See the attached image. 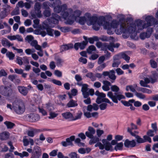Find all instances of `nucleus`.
Here are the masks:
<instances>
[{
    "label": "nucleus",
    "mask_w": 158,
    "mask_h": 158,
    "mask_svg": "<svg viewBox=\"0 0 158 158\" xmlns=\"http://www.w3.org/2000/svg\"><path fill=\"white\" fill-rule=\"evenodd\" d=\"M83 38L85 40V41H83L82 42L80 43V48L81 49H83L85 48V46L88 43L87 37L84 36Z\"/></svg>",
    "instance_id": "obj_29"
},
{
    "label": "nucleus",
    "mask_w": 158,
    "mask_h": 158,
    "mask_svg": "<svg viewBox=\"0 0 158 158\" xmlns=\"http://www.w3.org/2000/svg\"><path fill=\"white\" fill-rule=\"evenodd\" d=\"M107 106V104L106 103H103L100 105L99 107L101 110H104L106 109Z\"/></svg>",
    "instance_id": "obj_54"
},
{
    "label": "nucleus",
    "mask_w": 158,
    "mask_h": 158,
    "mask_svg": "<svg viewBox=\"0 0 158 158\" xmlns=\"http://www.w3.org/2000/svg\"><path fill=\"white\" fill-rule=\"evenodd\" d=\"M77 90L76 89H73L71 90V95L69 93L68 95H69V97L70 98H72V95L75 96L77 95Z\"/></svg>",
    "instance_id": "obj_49"
},
{
    "label": "nucleus",
    "mask_w": 158,
    "mask_h": 158,
    "mask_svg": "<svg viewBox=\"0 0 158 158\" xmlns=\"http://www.w3.org/2000/svg\"><path fill=\"white\" fill-rule=\"evenodd\" d=\"M75 78L77 83H80L79 82L82 81V78L81 77L79 74H76L75 75Z\"/></svg>",
    "instance_id": "obj_57"
},
{
    "label": "nucleus",
    "mask_w": 158,
    "mask_h": 158,
    "mask_svg": "<svg viewBox=\"0 0 158 158\" xmlns=\"http://www.w3.org/2000/svg\"><path fill=\"white\" fill-rule=\"evenodd\" d=\"M3 24L4 26L6 27L7 29L3 30L1 31L0 33L2 35H4L10 32L11 31V27L6 22H4Z\"/></svg>",
    "instance_id": "obj_23"
},
{
    "label": "nucleus",
    "mask_w": 158,
    "mask_h": 158,
    "mask_svg": "<svg viewBox=\"0 0 158 158\" xmlns=\"http://www.w3.org/2000/svg\"><path fill=\"white\" fill-rule=\"evenodd\" d=\"M8 15L6 9L4 8L0 13V18L3 19L6 17Z\"/></svg>",
    "instance_id": "obj_37"
},
{
    "label": "nucleus",
    "mask_w": 158,
    "mask_h": 158,
    "mask_svg": "<svg viewBox=\"0 0 158 158\" xmlns=\"http://www.w3.org/2000/svg\"><path fill=\"white\" fill-rule=\"evenodd\" d=\"M107 96L111 99L114 102L117 103L118 100L120 101L122 99L125 98V97L122 94L115 93L114 95L111 91H109L107 94Z\"/></svg>",
    "instance_id": "obj_6"
},
{
    "label": "nucleus",
    "mask_w": 158,
    "mask_h": 158,
    "mask_svg": "<svg viewBox=\"0 0 158 158\" xmlns=\"http://www.w3.org/2000/svg\"><path fill=\"white\" fill-rule=\"evenodd\" d=\"M104 85L102 86V89L104 91H108L110 89L109 86H111V83L107 81H103Z\"/></svg>",
    "instance_id": "obj_24"
},
{
    "label": "nucleus",
    "mask_w": 158,
    "mask_h": 158,
    "mask_svg": "<svg viewBox=\"0 0 158 158\" xmlns=\"http://www.w3.org/2000/svg\"><path fill=\"white\" fill-rule=\"evenodd\" d=\"M89 18V20L88 21L87 25L89 26L92 25L93 29L96 31H98L100 29V26L97 23V18L95 16Z\"/></svg>",
    "instance_id": "obj_9"
},
{
    "label": "nucleus",
    "mask_w": 158,
    "mask_h": 158,
    "mask_svg": "<svg viewBox=\"0 0 158 158\" xmlns=\"http://www.w3.org/2000/svg\"><path fill=\"white\" fill-rule=\"evenodd\" d=\"M1 43L4 47H10L13 45V44H11L8 40L4 38L1 40Z\"/></svg>",
    "instance_id": "obj_25"
},
{
    "label": "nucleus",
    "mask_w": 158,
    "mask_h": 158,
    "mask_svg": "<svg viewBox=\"0 0 158 158\" xmlns=\"http://www.w3.org/2000/svg\"><path fill=\"white\" fill-rule=\"evenodd\" d=\"M78 104L76 101L71 99L67 104L66 106L68 107H73L77 106Z\"/></svg>",
    "instance_id": "obj_31"
},
{
    "label": "nucleus",
    "mask_w": 158,
    "mask_h": 158,
    "mask_svg": "<svg viewBox=\"0 0 158 158\" xmlns=\"http://www.w3.org/2000/svg\"><path fill=\"white\" fill-rule=\"evenodd\" d=\"M135 138L136 139V141L138 143H142L145 142V140L138 135L136 136Z\"/></svg>",
    "instance_id": "obj_52"
},
{
    "label": "nucleus",
    "mask_w": 158,
    "mask_h": 158,
    "mask_svg": "<svg viewBox=\"0 0 158 158\" xmlns=\"http://www.w3.org/2000/svg\"><path fill=\"white\" fill-rule=\"evenodd\" d=\"M150 63L151 67L153 68H155L157 67V64L156 61L152 59L150 60Z\"/></svg>",
    "instance_id": "obj_53"
},
{
    "label": "nucleus",
    "mask_w": 158,
    "mask_h": 158,
    "mask_svg": "<svg viewBox=\"0 0 158 158\" xmlns=\"http://www.w3.org/2000/svg\"><path fill=\"white\" fill-rule=\"evenodd\" d=\"M152 28H149L147 29V32L146 33L143 32L141 33L140 35V37L142 40H144L146 38L149 37L152 31Z\"/></svg>",
    "instance_id": "obj_17"
},
{
    "label": "nucleus",
    "mask_w": 158,
    "mask_h": 158,
    "mask_svg": "<svg viewBox=\"0 0 158 158\" xmlns=\"http://www.w3.org/2000/svg\"><path fill=\"white\" fill-rule=\"evenodd\" d=\"M152 128L155 131V134L157 133V124L156 123H153L151 124Z\"/></svg>",
    "instance_id": "obj_61"
},
{
    "label": "nucleus",
    "mask_w": 158,
    "mask_h": 158,
    "mask_svg": "<svg viewBox=\"0 0 158 158\" xmlns=\"http://www.w3.org/2000/svg\"><path fill=\"white\" fill-rule=\"evenodd\" d=\"M110 89L112 91L115 92H117L119 90V88L117 86L114 85H111Z\"/></svg>",
    "instance_id": "obj_45"
},
{
    "label": "nucleus",
    "mask_w": 158,
    "mask_h": 158,
    "mask_svg": "<svg viewBox=\"0 0 158 158\" xmlns=\"http://www.w3.org/2000/svg\"><path fill=\"white\" fill-rule=\"evenodd\" d=\"M31 15L32 19L35 18L37 17L41 18L42 16L41 11H36L35 10L34 11L31 12Z\"/></svg>",
    "instance_id": "obj_26"
},
{
    "label": "nucleus",
    "mask_w": 158,
    "mask_h": 158,
    "mask_svg": "<svg viewBox=\"0 0 158 158\" xmlns=\"http://www.w3.org/2000/svg\"><path fill=\"white\" fill-rule=\"evenodd\" d=\"M60 31L63 32H67L70 31V29L68 27H61L60 28Z\"/></svg>",
    "instance_id": "obj_50"
},
{
    "label": "nucleus",
    "mask_w": 158,
    "mask_h": 158,
    "mask_svg": "<svg viewBox=\"0 0 158 158\" xmlns=\"http://www.w3.org/2000/svg\"><path fill=\"white\" fill-rule=\"evenodd\" d=\"M83 111L84 116L88 118H90L91 117V114L89 112H85V110H84L83 108Z\"/></svg>",
    "instance_id": "obj_62"
},
{
    "label": "nucleus",
    "mask_w": 158,
    "mask_h": 158,
    "mask_svg": "<svg viewBox=\"0 0 158 158\" xmlns=\"http://www.w3.org/2000/svg\"><path fill=\"white\" fill-rule=\"evenodd\" d=\"M57 149L54 150L51 152L49 154V156H55L57 154L58 151Z\"/></svg>",
    "instance_id": "obj_60"
},
{
    "label": "nucleus",
    "mask_w": 158,
    "mask_h": 158,
    "mask_svg": "<svg viewBox=\"0 0 158 158\" xmlns=\"http://www.w3.org/2000/svg\"><path fill=\"white\" fill-rule=\"evenodd\" d=\"M86 76L87 77L90 78L92 81H94L96 80V79L95 77V74H93L91 72L88 73L86 75Z\"/></svg>",
    "instance_id": "obj_40"
},
{
    "label": "nucleus",
    "mask_w": 158,
    "mask_h": 158,
    "mask_svg": "<svg viewBox=\"0 0 158 158\" xmlns=\"http://www.w3.org/2000/svg\"><path fill=\"white\" fill-rule=\"evenodd\" d=\"M62 117L66 119L69 121H73V114L70 112L64 113L61 114Z\"/></svg>",
    "instance_id": "obj_22"
},
{
    "label": "nucleus",
    "mask_w": 158,
    "mask_h": 158,
    "mask_svg": "<svg viewBox=\"0 0 158 158\" xmlns=\"http://www.w3.org/2000/svg\"><path fill=\"white\" fill-rule=\"evenodd\" d=\"M17 89L19 92L23 95L25 96L28 94V89L24 86H18Z\"/></svg>",
    "instance_id": "obj_19"
},
{
    "label": "nucleus",
    "mask_w": 158,
    "mask_h": 158,
    "mask_svg": "<svg viewBox=\"0 0 158 158\" xmlns=\"http://www.w3.org/2000/svg\"><path fill=\"white\" fill-rule=\"evenodd\" d=\"M92 18L91 15L88 13H86L83 17H79L77 19V21H75L77 22H78L80 24L83 25L86 22L87 24V22L89 20V17Z\"/></svg>",
    "instance_id": "obj_15"
},
{
    "label": "nucleus",
    "mask_w": 158,
    "mask_h": 158,
    "mask_svg": "<svg viewBox=\"0 0 158 158\" xmlns=\"http://www.w3.org/2000/svg\"><path fill=\"white\" fill-rule=\"evenodd\" d=\"M60 17L56 14H52V16L48 18L47 20L44 21L43 23V28L46 29L48 35L50 36H53L54 30L50 27H53L52 24H57L58 23V19H60Z\"/></svg>",
    "instance_id": "obj_3"
},
{
    "label": "nucleus",
    "mask_w": 158,
    "mask_h": 158,
    "mask_svg": "<svg viewBox=\"0 0 158 158\" xmlns=\"http://www.w3.org/2000/svg\"><path fill=\"white\" fill-rule=\"evenodd\" d=\"M53 10L56 13L61 12L63 18L66 20L65 23L69 25H71L74 23V20H77V19L80 17L82 13L80 10H76L73 14L69 16V13L71 14L73 10L71 8L68 9L67 6L65 4L61 6L57 5L54 7Z\"/></svg>",
    "instance_id": "obj_2"
},
{
    "label": "nucleus",
    "mask_w": 158,
    "mask_h": 158,
    "mask_svg": "<svg viewBox=\"0 0 158 158\" xmlns=\"http://www.w3.org/2000/svg\"><path fill=\"white\" fill-rule=\"evenodd\" d=\"M25 118L28 121L34 122L38 121L40 119V117L38 114L30 113L26 115L25 116Z\"/></svg>",
    "instance_id": "obj_10"
},
{
    "label": "nucleus",
    "mask_w": 158,
    "mask_h": 158,
    "mask_svg": "<svg viewBox=\"0 0 158 158\" xmlns=\"http://www.w3.org/2000/svg\"><path fill=\"white\" fill-rule=\"evenodd\" d=\"M147 23L144 21L139 20L135 23L129 24L127 22L125 21L124 17L120 18L119 21L113 20L110 24L108 22L104 25V29L107 30L108 34H113L112 31H111V28H117L119 24H120V28L115 31L116 33L118 35L122 33L126 34L127 35L131 34H134V36L136 35L137 33L139 32V31L152 26L156 24L155 19L152 16H148L145 19Z\"/></svg>",
    "instance_id": "obj_1"
},
{
    "label": "nucleus",
    "mask_w": 158,
    "mask_h": 158,
    "mask_svg": "<svg viewBox=\"0 0 158 158\" xmlns=\"http://www.w3.org/2000/svg\"><path fill=\"white\" fill-rule=\"evenodd\" d=\"M123 144L122 142H120L117 143L115 146L114 149L116 151L118 150H121L122 149Z\"/></svg>",
    "instance_id": "obj_41"
},
{
    "label": "nucleus",
    "mask_w": 158,
    "mask_h": 158,
    "mask_svg": "<svg viewBox=\"0 0 158 158\" xmlns=\"http://www.w3.org/2000/svg\"><path fill=\"white\" fill-rule=\"evenodd\" d=\"M144 81L141 80L139 81V84L140 85L143 87H146L148 88H150V86L148 85L150 82L152 83L155 82L156 80L155 79L151 77H150L149 78L148 77H144Z\"/></svg>",
    "instance_id": "obj_8"
},
{
    "label": "nucleus",
    "mask_w": 158,
    "mask_h": 158,
    "mask_svg": "<svg viewBox=\"0 0 158 158\" xmlns=\"http://www.w3.org/2000/svg\"><path fill=\"white\" fill-rule=\"evenodd\" d=\"M10 134L7 131H4L0 133V139L2 140H6L8 139L10 137Z\"/></svg>",
    "instance_id": "obj_20"
},
{
    "label": "nucleus",
    "mask_w": 158,
    "mask_h": 158,
    "mask_svg": "<svg viewBox=\"0 0 158 158\" xmlns=\"http://www.w3.org/2000/svg\"><path fill=\"white\" fill-rule=\"evenodd\" d=\"M121 58H123L125 60L127 63L129 62L130 57L128 56L125 52H121L113 56L114 60L118 61Z\"/></svg>",
    "instance_id": "obj_13"
},
{
    "label": "nucleus",
    "mask_w": 158,
    "mask_h": 158,
    "mask_svg": "<svg viewBox=\"0 0 158 158\" xmlns=\"http://www.w3.org/2000/svg\"><path fill=\"white\" fill-rule=\"evenodd\" d=\"M73 44H69L61 46L60 48L62 51H64L72 49L73 48Z\"/></svg>",
    "instance_id": "obj_28"
},
{
    "label": "nucleus",
    "mask_w": 158,
    "mask_h": 158,
    "mask_svg": "<svg viewBox=\"0 0 158 158\" xmlns=\"http://www.w3.org/2000/svg\"><path fill=\"white\" fill-rule=\"evenodd\" d=\"M121 63L120 60H114L113 63L112 64V67H117Z\"/></svg>",
    "instance_id": "obj_59"
},
{
    "label": "nucleus",
    "mask_w": 158,
    "mask_h": 158,
    "mask_svg": "<svg viewBox=\"0 0 158 158\" xmlns=\"http://www.w3.org/2000/svg\"><path fill=\"white\" fill-rule=\"evenodd\" d=\"M102 142L103 144L100 142H97L95 145V147H98L101 150H103L104 148L107 151H112L114 149L112 146L111 145L110 142H108L106 139H103L102 140Z\"/></svg>",
    "instance_id": "obj_5"
},
{
    "label": "nucleus",
    "mask_w": 158,
    "mask_h": 158,
    "mask_svg": "<svg viewBox=\"0 0 158 158\" xmlns=\"http://www.w3.org/2000/svg\"><path fill=\"white\" fill-rule=\"evenodd\" d=\"M154 133H155V131L152 130H149L147 132V134L149 136L152 137L154 136L155 134Z\"/></svg>",
    "instance_id": "obj_55"
},
{
    "label": "nucleus",
    "mask_w": 158,
    "mask_h": 158,
    "mask_svg": "<svg viewBox=\"0 0 158 158\" xmlns=\"http://www.w3.org/2000/svg\"><path fill=\"white\" fill-rule=\"evenodd\" d=\"M38 109L39 112L41 113L43 115L46 116L47 115V112L44 109L39 107Z\"/></svg>",
    "instance_id": "obj_58"
},
{
    "label": "nucleus",
    "mask_w": 158,
    "mask_h": 158,
    "mask_svg": "<svg viewBox=\"0 0 158 158\" xmlns=\"http://www.w3.org/2000/svg\"><path fill=\"white\" fill-rule=\"evenodd\" d=\"M82 113L81 110H78L75 116H73V121L76 120L78 119H80L82 115Z\"/></svg>",
    "instance_id": "obj_33"
},
{
    "label": "nucleus",
    "mask_w": 158,
    "mask_h": 158,
    "mask_svg": "<svg viewBox=\"0 0 158 158\" xmlns=\"http://www.w3.org/2000/svg\"><path fill=\"white\" fill-rule=\"evenodd\" d=\"M0 93L8 98L12 95V90L9 86L2 85L0 86Z\"/></svg>",
    "instance_id": "obj_7"
},
{
    "label": "nucleus",
    "mask_w": 158,
    "mask_h": 158,
    "mask_svg": "<svg viewBox=\"0 0 158 158\" xmlns=\"http://www.w3.org/2000/svg\"><path fill=\"white\" fill-rule=\"evenodd\" d=\"M77 85L79 86H82L81 91L83 97L84 98H87L89 95L88 91L89 90L88 85L87 84H82L81 83H77Z\"/></svg>",
    "instance_id": "obj_14"
},
{
    "label": "nucleus",
    "mask_w": 158,
    "mask_h": 158,
    "mask_svg": "<svg viewBox=\"0 0 158 158\" xmlns=\"http://www.w3.org/2000/svg\"><path fill=\"white\" fill-rule=\"evenodd\" d=\"M115 72L114 70H112L110 71L109 77L112 81H114L116 79V76L115 75Z\"/></svg>",
    "instance_id": "obj_34"
},
{
    "label": "nucleus",
    "mask_w": 158,
    "mask_h": 158,
    "mask_svg": "<svg viewBox=\"0 0 158 158\" xmlns=\"http://www.w3.org/2000/svg\"><path fill=\"white\" fill-rule=\"evenodd\" d=\"M135 94L138 98L140 99H144L146 98L145 95L142 93L137 92V91L135 93Z\"/></svg>",
    "instance_id": "obj_42"
},
{
    "label": "nucleus",
    "mask_w": 158,
    "mask_h": 158,
    "mask_svg": "<svg viewBox=\"0 0 158 158\" xmlns=\"http://www.w3.org/2000/svg\"><path fill=\"white\" fill-rule=\"evenodd\" d=\"M124 146L126 147H135L136 145V143L135 140H132L130 141L128 139H126L124 143Z\"/></svg>",
    "instance_id": "obj_21"
},
{
    "label": "nucleus",
    "mask_w": 158,
    "mask_h": 158,
    "mask_svg": "<svg viewBox=\"0 0 158 158\" xmlns=\"http://www.w3.org/2000/svg\"><path fill=\"white\" fill-rule=\"evenodd\" d=\"M97 23L99 26L103 25L104 28V25L106 24V22H107L106 21L105 19L103 16L100 17L98 19H97Z\"/></svg>",
    "instance_id": "obj_30"
},
{
    "label": "nucleus",
    "mask_w": 158,
    "mask_h": 158,
    "mask_svg": "<svg viewBox=\"0 0 158 158\" xmlns=\"http://www.w3.org/2000/svg\"><path fill=\"white\" fill-rule=\"evenodd\" d=\"M22 60V57L17 56L16 59V62L19 65H21L23 63V62Z\"/></svg>",
    "instance_id": "obj_51"
},
{
    "label": "nucleus",
    "mask_w": 158,
    "mask_h": 158,
    "mask_svg": "<svg viewBox=\"0 0 158 158\" xmlns=\"http://www.w3.org/2000/svg\"><path fill=\"white\" fill-rule=\"evenodd\" d=\"M41 7V4L40 2H36L34 5V9L36 11H41L40 9Z\"/></svg>",
    "instance_id": "obj_46"
},
{
    "label": "nucleus",
    "mask_w": 158,
    "mask_h": 158,
    "mask_svg": "<svg viewBox=\"0 0 158 158\" xmlns=\"http://www.w3.org/2000/svg\"><path fill=\"white\" fill-rule=\"evenodd\" d=\"M95 47L93 45L89 46L87 49V52L89 54H91L93 51L96 50Z\"/></svg>",
    "instance_id": "obj_47"
},
{
    "label": "nucleus",
    "mask_w": 158,
    "mask_h": 158,
    "mask_svg": "<svg viewBox=\"0 0 158 158\" xmlns=\"http://www.w3.org/2000/svg\"><path fill=\"white\" fill-rule=\"evenodd\" d=\"M50 116L48 117L49 119H52L58 115V114H56L55 112H51L49 114Z\"/></svg>",
    "instance_id": "obj_56"
},
{
    "label": "nucleus",
    "mask_w": 158,
    "mask_h": 158,
    "mask_svg": "<svg viewBox=\"0 0 158 158\" xmlns=\"http://www.w3.org/2000/svg\"><path fill=\"white\" fill-rule=\"evenodd\" d=\"M71 158H77V154L75 152H71L69 154Z\"/></svg>",
    "instance_id": "obj_64"
},
{
    "label": "nucleus",
    "mask_w": 158,
    "mask_h": 158,
    "mask_svg": "<svg viewBox=\"0 0 158 158\" xmlns=\"http://www.w3.org/2000/svg\"><path fill=\"white\" fill-rule=\"evenodd\" d=\"M6 56L10 60H13L15 57V55L11 52H8L6 54Z\"/></svg>",
    "instance_id": "obj_38"
},
{
    "label": "nucleus",
    "mask_w": 158,
    "mask_h": 158,
    "mask_svg": "<svg viewBox=\"0 0 158 158\" xmlns=\"http://www.w3.org/2000/svg\"><path fill=\"white\" fill-rule=\"evenodd\" d=\"M15 38L16 40H17L18 41L23 42V40L22 37L19 35L18 34L16 35Z\"/></svg>",
    "instance_id": "obj_63"
},
{
    "label": "nucleus",
    "mask_w": 158,
    "mask_h": 158,
    "mask_svg": "<svg viewBox=\"0 0 158 158\" xmlns=\"http://www.w3.org/2000/svg\"><path fill=\"white\" fill-rule=\"evenodd\" d=\"M81 140L79 138H77L75 140V142L78 144L79 146L80 147L85 146V144L84 143L81 142Z\"/></svg>",
    "instance_id": "obj_48"
},
{
    "label": "nucleus",
    "mask_w": 158,
    "mask_h": 158,
    "mask_svg": "<svg viewBox=\"0 0 158 158\" xmlns=\"http://www.w3.org/2000/svg\"><path fill=\"white\" fill-rule=\"evenodd\" d=\"M138 87L136 84H134L133 85H128L126 86V90L127 91H128L129 90L135 93L136 92L135 90V88Z\"/></svg>",
    "instance_id": "obj_32"
},
{
    "label": "nucleus",
    "mask_w": 158,
    "mask_h": 158,
    "mask_svg": "<svg viewBox=\"0 0 158 158\" xmlns=\"http://www.w3.org/2000/svg\"><path fill=\"white\" fill-rule=\"evenodd\" d=\"M95 133V130L93 127H89L88 131L85 132V134L87 137L89 138H91L93 137Z\"/></svg>",
    "instance_id": "obj_18"
},
{
    "label": "nucleus",
    "mask_w": 158,
    "mask_h": 158,
    "mask_svg": "<svg viewBox=\"0 0 158 158\" xmlns=\"http://www.w3.org/2000/svg\"><path fill=\"white\" fill-rule=\"evenodd\" d=\"M40 131L41 130L39 129L31 128L27 131V133L29 136L33 137L35 134Z\"/></svg>",
    "instance_id": "obj_16"
},
{
    "label": "nucleus",
    "mask_w": 158,
    "mask_h": 158,
    "mask_svg": "<svg viewBox=\"0 0 158 158\" xmlns=\"http://www.w3.org/2000/svg\"><path fill=\"white\" fill-rule=\"evenodd\" d=\"M90 139H91L89 141V144L90 145H92L93 144L98 142L100 140L99 138L96 136L94 137L93 136V138Z\"/></svg>",
    "instance_id": "obj_36"
},
{
    "label": "nucleus",
    "mask_w": 158,
    "mask_h": 158,
    "mask_svg": "<svg viewBox=\"0 0 158 158\" xmlns=\"http://www.w3.org/2000/svg\"><path fill=\"white\" fill-rule=\"evenodd\" d=\"M25 110V106L23 102L17 101L13 103V110L17 114H23Z\"/></svg>",
    "instance_id": "obj_4"
},
{
    "label": "nucleus",
    "mask_w": 158,
    "mask_h": 158,
    "mask_svg": "<svg viewBox=\"0 0 158 158\" xmlns=\"http://www.w3.org/2000/svg\"><path fill=\"white\" fill-rule=\"evenodd\" d=\"M136 89L138 92H141L143 93H146L148 94H150L152 93V91L151 90L144 88L138 87L136 88Z\"/></svg>",
    "instance_id": "obj_27"
},
{
    "label": "nucleus",
    "mask_w": 158,
    "mask_h": 158,
    "mask_svg": "<svg viewBox=\"0 0 158 158\" xmlns=\"http://www.w3.org/2000/svg\"><path fill=\"white\" fill-rule=\"evenodd\" d=\"M95 94L98 97L96 100V102L97 103L99 104L102 102H105V100L107 98H105L106 97L105 94L99 92L98 90H97L95 92Z\"/></svg>",
    "instance_id": "obj_12"
},
{
    "label": "nucleus",
    "mask_w": 158,
    "mask_h": 158,
    "mask_svg": "<svg viewBox=\"0 0 158 158\" xmlns=\"http://www.w3.org/2000/svg\"><path fill=\"white\" fill-rule=\"evenodd\" d=\"M75 139V136L74 135L72 136L69 138H67L66 141L68 143V145L71 146H73L72 142Z\"/></svg>",
    "instance_id": "obj_35"
},
{
    "label": "nucleus",
    "mask_w": 158,
    "mask_h": 158,
    "mask_svg": "<svg viewBox=\"0 0 158 158\" xmlns=\"http://www.w3.org/2000/svg\"><path fill=\"white\" fill-rule=\"evenodd\" d=\"M56 61V65L58 66H60L62 65V63L64 62V60L59 57H56L55 58Z\"/></svg>",
    "instance_id": "obj_43"
},
{
    "label": "nucleus",
    "mask_w": 158,
    "mask_h": 158,
    "mask_svg": "<svg viewBox=\"0 0 158 158\" xmlns=\"http://www.w3.org/2000/svg\"><path fill=\"white\" fill-rule=\"evenodd\" d=\"M120 46L119 43L114 44V43H111L109 44L106 43L103 44V50L106 51L107 49L112 52H114V48H118Z\"/></svg>",
    "instance_id": "obj_11"
},
{
    "label": "nucleus",
    "mask_w": 158,
    "mask_h": 158,
    "mask_svg": "<svg viewBox=\"0 0 158 158\" xmlns=\"http://www.w3.org/2000/svg\"><path fill=\"white\" fill-rule=\"evenodd\" d=\"M4 123L8 129H11L15 125L14 123L8 121H5L4 122Z\"/></svg>",
    "instance_id": "obj_39"
},
{
    "label": "nucleus",
    "mask_w": 158,
    "mask_h": 158,
    "mask_svg": "<svg viewBox=\"0 0 158 158\" xmlns=\"http://www.w3.org/2000/svg\"><path fill=\"white\" fill-rule=\"evenodd\" d=\"M34 39V37L31 35L27 36L25 38V40L29 44Z\"/></svg>",
    "instance_id": "obj_44"
}]
</instances>
